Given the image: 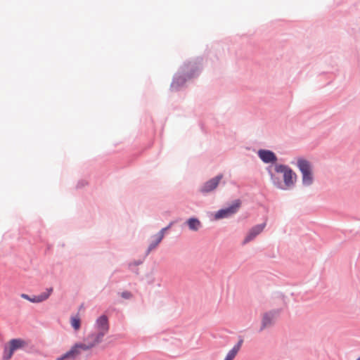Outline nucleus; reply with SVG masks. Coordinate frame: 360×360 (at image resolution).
Returning a JSON list of instances; mask_svg holds the SVG:
<instances>
[{
  "mask_svg": "<svg viewBox=\"0 0 360 360\" xmlns=\"http://www.w3.org/2000/svg\"><path fill=\"white\" fill-rule=\"evenodd\" d=\"M27 341L20 338L11 340L7 345L4 347L3 359L9 360L11 359L15 351L22 349L27 346Z\"/></svg>",
  "mask_w": 360,
  "mask_h": 360,
  "instance_id": "1",
  "label": "nucleus"
},
{
  "mask_svg": "<svg viewBox=\"0 0 360 360\" xmlns=\"http://www.w3.org/2000/svg\"><path fill=\"white\" fill-rule=\"evenodd\" d=\"M297 166L302 174V181L305 185H310L313 182L311 165L304 159L300 158L297 160Z\"/></svg>",
  "mask_w": 360,
  "mask_h": 360,
  "instance_id": "2",
  "label": "nucleus"
},
{
  "mask_svg": "<svg viewBox=\"0 0 360 360\" xmlns=\"http://www.w3.org/2000/svg\"><path fill=\"white\" fill-rule=\"evenodd\" d=\"M275 170L278 173L283 174V181L286 186L290 187L293 185L296 174L290 167L283 165H276Z\"/></svg>",
  "mask_w": 360,
  "mask_h": 360,
  "instance_id": "3",
  "label": "nucleus"
},
{
  "mask_svg": "<svg viewBox=\"0 0 360 360\" xmlns=\"http://www.w3.org/2000/svg\"><path fill=\"white\" fill-rule=\"evenodd\" d=\"M240 206V200H235L233 202V204L231 206H229V207L225 208V209H221V210H219L218 212H217L214 215L215 219L227 218V217L233 215V214L237 212Z\"/></svg>",
  "mask_w": 360,
  "mask_h": 360,
  "instance_id": "4",
  "label": "nucleus"
},
{
  "mask_svg": "<svg viewBox=\"0 0 360 360\" xmlns=\"http://www.w3.org/2000/svg\"><path fill=\"white\" fill-rule=\"evenodd\" d=\"M53 292V288H49L46 290L45 292H43L39 295H34L33 297H30L28 295L22 293L20 295V297L25 300H27L33 303H40L45 300H46L51 293Z\"/></svg>",
  "mask_w": 360,
  "mask_h": 360,
  "instance_id": "5",
  "label": "nucleus"
},
{
  "mask_svg": "<svg viewBox=\"0 0 360 360\" xmlns=\"http://www.w3.org/2000/svg\"><path fill=\"white\" fill-rule=\"evenodd\" d=\"M96 332L103 338L109 330L108 320L106 316L103 315L100 316L96 323Z\"/></svg>",
  "mask_w": 360,
  "mask_h": 360,
  "instance_id": "6",
  "label": "nucleus"
},
{
  "mask_svg": "<svg viewBox=\"0 0 360 360\" xmlns=\"http://www.w3.org/2000/svg\"><path fill=\"white\" fill-rule=\"evenodd\" d=\"M222 178L223 175L219 174L214 178L207 181L202 187L201 191L203 193H209L212 191L217 187L219 181L221 180Z\"/></svg>",
  "mask_w": 360,
  "mask_h": 360,
  "instance_id": "7",
  "label": "nucleus"
},
{
  "mask_svg": "<svg viewBox=\"0 0 360 360\" xmlns=\"http://www.w3.org/2000/svg\"><path fill=\"white\" fill-rule=\"evenodd\" d=\"M265 224H258L252 227L244 239L243 243H248L252 240L257 235H259L264 229Z\"/></svg>",
  "mask_w": 360,
  "mask_h": 360,
  "instance_id": "8",
  "label": "nucleus"
},
{
  "mask_svg": "<svg viewBox=\"0 0 360 360\" xmlns=\"http://www.w3.org/2000/svg\"><path fill=\"white\" fill-rule=\"evenodd\" d=\"M81 353L77 346L74 345L69 351L56 360H75Z\"/></svg>",
  "mask_w": 360,
  "mask_h": 360,
  "instance_id": "9",
  "label": "nucleus"
},
{
  "mask_svg": "<svg viewBox=\"0 0 360 360\" xmlns=\"http://www.w3.org/2000/svg\"><path fill=\"white\" fill-rule=\"evenodd\" d=\"M102 340L103 338L97 333H92L88 335L84 340L86 342V343L88 344L89 347L92 349L98 343H100L102 341Z\"/></svg>",
  "mask_w": 360,
  "mask_h": 360,
  "instance_id": "10",
  "label": "nucleus"
},
{
  "mask_svg": "<svg viewBox=\"0 0 360 360\" xmlns=\"http://www.w3.org/2000/svg\"><path fill=\"white\" fill-rule=\"evenodd\" d=\"M258 155L262 160L266 163L274 162L277 160L275 154L270 150H260Z\"/></svg>",
  "mask_w": 360,
  "mask_h": 360,
  "instance_id": "11",
  "label": "nucleus"
},
{
  "mask_svg": "<svg viewBox=\"0 0 360 360\" xmlns=\"http://www.w3.org/2000/svg\"><path fill=\"white\" fill-rule=\"evenodd\" d=\"M243 342V340L240 339L238 342L229 352L224 360H233L240 350Z\"/></svg>",
  "mask_w": 360,
  "mask_h": 360,
  "instance_id": "12",
  "label": "nucleus"
},
{
  "mask_svg": "<svg viewBox=\"0 0 360 360\" xmlns=\"http://www.w3.org/2000/svg\"><path fill=\"white\" fill-rule=\"evenodd\" d=\"M187 224L190 230L193 231H197L201 227L200 221L195 218H190L187 221Z\"/></svg>",
  "mask_w": 360,
  "mask_h": 360,
  "instance_id": "13",
  "label": "nucleus"
},
{
  "mask_svg": "<svg viewBox=\"0 0 360 360\" xmlns=\"http://www.w3.org/2000/svg\"><path fill=\"white\" fill-rule=\"evenodd\" d=\"M274 319V315L272 313H266L264 315L262 319V329H264L266 327L269 326L273 323Z\"/></svg>",
  "mask_w": 360,
  "mask_h": 360,
  "instance_id": "14",
  "label": "nucleus"
},
{
  "mask_svg": "<svg viewBox=\"0 0 360 360\" xmlns=\"http://www.w3.org/2000/svg\"><path fill=\"white\" fill-rule=\"evenodd\" d=\"M70 323L75 330H78L81 326V320L79 316H72L70 318Z\"/></svg>",
  "mask_w": 360,
  "mask_h": 360,
  "instance_id": "15",
  "label": "nucleus"
},
{
  "mask_svg": "<svg viewBox=\"0 0 360 360\" xmlns=\"http://www.w3.org/2000/svg\"><path fill=\"white\" fill-rule=\"evenodd\" d=\"M77 347L79 349V351L82 352V351H88L91 349L87 343L84 340V342H77L75 344Z\"/></svg>",
  "mask_w": 360,
  "mask_h": 360,
  "instance_id": "16",
  "label": "nucleus"
},
{
  "mask_svg": "<svg viewBox=\"0 0 360 360\" xmlns=\"http://www.w3.org/2000/svg\"><path fill=\"white\" fill-rule=\"evenodd\" d=\"M172 225V223H170L168 226L163 228L160 230V231L157 234L158 235V240L162 241L164 238L165 233L167 230H168Z\"/></svg>",
  "mask_w": 360,
  "mask_h": 360,
  "instance_id": "17",
  "label": "nucleus"
},
{
  "mask_svg": "<svg viewBox=\"0 0 360 360\" xmlns=\"http://www.w3.org/2000/svg\"><path fill=\"white\" fill-rule=\"evenodd\" d=\"M172 225V223H170L168 226L163 228L160 230V231L157 234L158 235V240L162 241L164 238L165 233L167 230H168Z\"/></svg>",
  "mask_w": 360,
  "mask_h": 360,
  "instance_id": "18",
  "label": "nucleus"
},
{
  "mask_svg": "<svg viewBox=\"0 0 360 360\" xmlns=\"http://www.w3.org/2000/svg\"><path fill=\"white\" fill-rule=\"evenodd\" d=\"M172 225V223H170L168 226L163 228L160 230V231L157 234L158 235V240L162 241L164 238L165 233L167 230H168Z\"/></svg>",
  "mask_w": 360,
  "mask_h": 360,
  "instance_id": "19",
  "label": "nucleus"
},
{
  "mask_svg": "<svg viewBox=\"0 0 360 360\" xmlns=\"http://www.w3.org/2000/svg\"><path fill=\"white\" fill-rule=\"evenodd\" d=\"M154 237H155L154 241L152 242L148 247V252H150L152 250H153L154 248H155L158 245V244L161 242V241L158 240V235H155Z\"/></svg>",
  "mask_w": 360,
  "mask_h": 360,
  "instance_id": "20",
  "label": "nucleus"
},
{
  "mask_svg": "<svg viewBox=\"0 0 360 360\" xmlns=\"http://www.w3.org/2000/svg\"><path fill=\"white\" fill-rule=\"evenodd\" d=\"M122 297L125 298V299H129L131 297V292H123L122 294H121Z\"/></svg>",
  "mask_w": 360,
  "mask_h": 360,
  "instance_id": "21",
  "label": "nucleus"
},
{
  "mask_svg": "<svg viewBox=\"0 0 360 360\" xmlns=\"http://www.w3.org/2000/svg\"><path fill=\"white\" fill-rule=\"evenodd\" d=\"M356 360H360V356L358 357Z\"/></svg>",
  "mask_w": 360,
  "mask_h": 360,
  "instance_id": "22",
  "label": "nucleus"
}]
</instances>
